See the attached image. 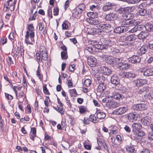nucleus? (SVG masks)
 Listing matches in <instances>:
<instances>
[{
	"mask_svg": "<svg viewBox=\"0 0 153 153\" xmlns=\"http://www.w3.org/2000/svg\"><path fill=\"white\" fill-rule=\"evenodd\" d=\"M118 12L123 17L120 22L121 25H129L130 26L133 25L135 20L132 19L131 14L129 13L128 7L120 8L118 10Z\"/></svg>",
	"mask_w": 153,
	"mask_h": 153,
	"instance_id": "1",
	"label": "nucleus"
},
{
	"mask_svg": "<svg viewBox=\"0 0 153 153\" xmlns=\"http://www.w3.org/2000/svg\"><path fill=\"white\" fill-rule=\"evenodd\" d=\"M16 2V0H8L4 5L3 10L5 12H8L9 10L12 11L14 9V6Z\"/></svg>",
	"mask_w": 153,
	"mask_h": 153,
	"instance_id": "2",
	"label": "nucleus"
},
{
	"mask_svg": "<svg viewBox=\"0 0 153 153\" xmlns=\"http://www.w3.org/2000/svg\"><path fill=\"white\" fill-rule=\"evenodd\" d=\"M97 27L98 28L99 34L102 33L104 30H109L111 27V25L108 24H103L102 21L99 25H97Z\"/></svg>",
	"mask_w": 153,
	"mask_h": 153,
	"instance_id": "3",
	"label": "nucleus"
},
{
	"mask_svg": "<svg viewBox=\"0 0 153 153\" xmlns=\"http://www.w3.org/2000/svg\"><path fill=\"white\" fill-rule=\"evenodd\" d=\"M34 33L32 32L30 33L28 32H27L25 36V41L27 44H33L34 42Z\"/></svg>",
	"mask_w": 153,
	"mask_h": 153,
	"instance_id": "4",
	"label": "nucleus"
},
{
	"mask_svg": "<svg viewBox=\"0 0 153 153\" xmlns=\"http://www.w3.org/2000/svg\"><path fill=\"white\" fill-rule=\"evenodd\" d=\"M129 29V28L126 26H120L117 27L114 30V33H124L127 31Z\"/></svg>",
	"mask_w": 153,
	"mask_h": 153,
	"instance_id": "5",
	"label": "nucleus"
},
{
	"mask_svg": "<svg viewBox=\"0 0 153 153\" xmlns=\"http://www.w3.org/2000/svg\"><path fill=\"white\" fill-rule=\"evenodd\" d=\"M140 57L137 55H133L128 59V61L133 64L139 63L141 61Z\"/></svg>",
	"mask_w": 153,
	"mask_h": 153,
	"instance_id": "6",
	"label": "nucleus"
},
{
	"mask_svg": "<svg viewBox=\"0 0 153 153\" xmlns=\"http://www.w3.org/2000/svg\"><path fill=\"white\" fill-rule=\"evenodd\" d=\"M100 20H98L95 19L87 18L84 21L87 22L88 24L92 25H99L101 22Z\"/></svg>",
	"mask_w": 153,
	"mask_h": 153,
	"instance_id": "7",
	"label": "nucleus"
},
{
	"mask_svg": "<svg viewBox=\"0 0 153 153\" xmlns=\"http://www.w3.org/2000/svg\"><path fill=\"white\" fill-rule=\"evenodd\" d=\"M122 77L124 78H133L136 76V75L132 72H126L123 71L121 74Z\"/></svg>",
	"mask_w": 153,
	"mask_h": 153,
	"instance_id": "8",
	"label": "nucleus"
},
{
	"mask_svg": "<svg viewBox=\"0 0 153 153\" xmlns=\"http://www.w3.org/2000/svg\"><path fill=\"white\" fill-rule=\"evenodd\" d=\"M134 109L138 111L144 110L146 109V105L144 103H139L134 104L132 107Z\"/></svg>",
	"mask_w": 153,
	"mask_h": 153,
	"instance_id": "9",
	"label": "nucleus"
},
{
	"mask_svg": "<svg viewBox=\"0 0 153 153\" xmlns=\"http://www.w3.org/2000/svg\"><path fill=\"white\" fill-rule=\"evenodd\" d=\"M100 71L101 72L105 75H109L112 72L110 68L105 66H101L100 68Z\"/></svg>",
	"mask_w": 153,
	"mask_h": 153,
	"instance_id": "10",
	"label": "nucleus"
},
{
	"mask_svg": "<svg viewBox=\"0 0 153 153\" xmlns=\"http://www.w3.org/2000/svg\"><path fill=\"white\" fill-rule=\"evenodd\" d=\"M117 16V13H111L107 14L105 17V19L106 21H113L116 19Z\"/></svg>",
	"mask_w": 153,
	"mask_h": 153,
	"instance_id": "11",
	"label": "nucleus"
},
{
	"mask_svg": "<svg viewBox=\"0 0 153 153\" xmlns=\"http://www.w3.org/2000/svg\"><path fill=\"white\" fill-rule=\"evenodd\" d=\"M148 46L147 44H145L142 46L137 51V53L139 55L141 56L145 53L148 51Z\"/></svg>",
	"mask_w": 153,
	"mask_h": 153,
	"instance_id": "12",
	"label": "nucleus"
},
{
	"mask_svg": "<svg viewBox=\"0 0 153 153\" xmlns=\"http://www.w3.org/2000/svg\"><path fill=\"white\" fill-rule=\"evenodd\" d=\"M111 82L116 86L120 84V80L117 74H114L111 76Z\"/></svg>",
	"mask_w": 153,
	"mask_h": 153,
	"instance_id": "13",
	"label": "nucleus"
},
{
	"mask_svg": "<svg viewBox=\"0 0 153 153\" xmlns=\"http://www.w3.org/2000/svg\"><path fill=\"white\" fill-rule=\"evenodd\" d=\"M103 59H105V60L106 63L110 65H114V58L110 56H101Z\"/></svg>",
	"mask_w": 153,
	"mask_h": 153,
	"instance_id": "14",
	"label": "nucleus"
},
{
	"mask_svg": "<svg viewBox=\"0 0 153 153\" xmlns=\"http://www.w3.org/2000/svg\"><path fill=\"white\" fill-rule=\"evenodd\" d=\"M87 62L89 65L93 67L96 65L97 61L95 57L91 56L88 57Z\"/></svg>",
	"mask_w": 153,
	"mask_h": 153,
	"instance_id": "15",
	"label": "nucleus"
},
{
	"mask_svg": "<svg viewBox=\"0 0 153 153\" xmlns=\"http://www.w3.org/2000/svg\"><path fill=\"white\" fill-rule=\"evenodd\" d=\"M106 105L109 108H115L118 107L120 104L110 100L109 102L106 104Z\"/></svg>",
	"mask_w": 153,
	"mask_h": 153,
	"instance_id": "16",
	"label": "nucleus"
},
{
	"mask_svg": "<svg viewBox=\"0 0 153 153\" xmlns=\"http://www.w3.org/2000/svg\"><path fill=\"white\" fill-rule=\"evenodd\" d=\"M135 85L137 87L142 86L147 83V81L145 79H137L134 81Z\"/></svg>",
	"mask_w": 153,
	"mask_h": 153,
	"instance_id": "17",
	"label": "nucleus"
},
{
	"mask_svg": "<svg viewBox=\"0 0 153 153\" xmlns=\"http://www.w3.org/2000/svg\"><path fill=\"white\" fill-rule=\"evenodd\" d=\"M128 108L127 106L120 107L116 109L115 111L118 115H122L128 110Z\"/></svg>",
	"mask_w": 153,
	"mask_h": 153,
	"instance_id": "18",
	"label": "nucleus"
},
{
	"mask_svg": "<svg viewBox=\"0 0 153 153\" xmlns=\"http://www.w3.org/2000/svg\"><path fill=\"white\" fill-rule=\"evenodd\" d=\"M145 5V3H142L139 5V7L140 9L139 10V13L141 16H144L147 13V10L144 8Z\"/></svg>",
	"mask_w": 153,
	"mask_h": 153,
	"instance_id": "19",
	"label": "nucleus"
},
{
	"mask_svg": "<svg viewBox=\"0 0 153 153\" xmlns=\"http://www.w3.org/2000/svg\"><path fill=\"white\" fill-rule=\"evenodd\" d=\"M151 121V118L150 117H146L142 118L141 120V121L142 124L146 126L150 125Z\"/></svg>",
	"mask_w": 153,
	"mask_h": 153,
	"instance_id": "20",
	"label": "nucleus"
},
{
	"mask_svg": "<svg viewBox=\"0 0 153 153\" xmlns=\"http://www.w3.org/2000/svg\"><path fill=\"white\" fill-rule=\"evenodd\" d=\"M144 28V25H142L135 26L134 27L129 30V32L133 33L138 31H140Z\"/></svg>",
	"mask_w": 153,
	"mask_h": 153,
	"instance_id": "21",
	"label": "nucleus"
},
{
	"mask_svg": "<svg viewBox=\"0 0 153 153\" xmlns=\"http://www.w3.org/2000/svg\"><path fill=\"white\" fill-rule=\"evenodd\" d=\"M149 33L146 31H141L137 35L139 39H143L146 38L149 35Z\"/></svg>",
	"mask_w": 153,
	"mask_h": 153,
	"instance_id": "22",
	"label": "nucleus"
},
{
	"mask_svg": "<svg viewBox=\"0 0 153 153\" xmlns=\"http://www.w3.org/2000/svg\"><path fill=\"white\" fill-rule=\"evenodd\" d=\"M143 74L146 77H148L153 75V69L148 68L142 72Z\"/></svg>",
	"mask_w": 153,
	"mask_h": 153,
	"instance_id": "23",
	"label": "nucleus"
},
{
	"mask_svg": "<svg viewBox=\"0 0 153 153\" xmlns=\"http://www.w3.org/2000/svg\"><path fill=\"white\" fill-rule=\"evenodd\" d=\"M106 85V84L100 83L97 89V91L100 93H103L105 89Z\"/></svg>",
	"mask_w": 153,
	"mask_h": 153,
	"instance_id": "24",
	"label": "nucleus"
},
{
	"mask_svg": "<svg viewBox=\"0 0 153 153\" xmlns=\"http://www.w3.org/2000/svg\"><path fill=\"white\" fill-rule=\"evenodd\" d=\"M133 132L137 130L138 131L140 130L142 128L141 125L139 123H134L132 125Z\"/></svg>",
	"mask_w": 153,
	"mask_h": 153,
	"instance_id": "25",
	"label": "nucleus"
},
{
	"mask_svg": "<svg viewBox=\"0 0 153 153\" xmlns=\"http://www.w3.org/2000/svg\"><path fill=\"white\" fill-rule=\"evenodd\" d=\"M137 36L134 34L129 35L125 37L126 41L131 42L135 40L136 39Z\"/></svg>",
	"mask_w": 153,
	"mask_h": 153,
	"instance_id": "26",
	"label": "nucleus"
},
{
	"mask_svg": "<svg viewBox=\"0 0 153 153\" xmlns=\"http://www.w3.org/2000/svg\"><path fill=\"white\" fill-rule=\"evenodd\" d=\"M110 97L112 98L120 100V99H122L123 97V96L120 93L117 92L114 93L113 95Z\"/></svg>",
	"mask_w": 153,
	"mask_h": 153,
	"instance_id": "27",
	"label": "nucleus"
},
{
	"mask_svg": "<svg viewBox=\"0 0 153 153\" xmlns=\"http://www.w3.org/2000/svg\"><path fill=\"white\" fill-rule=\"evenodd\" d=\"M108 51L112 54H115L119 53L120 50L119 49L113 47L109 48H108Z\"/></svg>",
	"mask_w": 153,
	"mask_h": 153,
	"instance_id": "28",
	"label": "nucleus"
},
{
	"mask_svg": "<svg viewBox=\"0 0 153 153\" xmlns=\"http://www.w3.org/2000/svg\"><path fill=\"white\" fill-rule=\"evenodd\" d=\"M113 6V4L112 3H106V4L103 7L102 10L105 11L109 10L112 9Z\"/></svg>",
	"mask_w": 153,
	"mask_h": 153,
	"instance_id": "29",
	"label": "nucleus"
},
{
	"mask_svg": "<svg viewBox=\"0 0 153 153\" xmlns=\"http://www.w3.org/2000/svg\"><path fill=\"white\" fill-rule=\"evenodd\" d=\"M136 114L134 113H130L128 115V120L131 122H133L135 120V117Z\"/></svg>",
	"mask_w": 153,
	"mask_h": 153,
	"instance_id": "30",
	"label": "nucleus"
},
{
	"mask_svg": "<svg viewBox=\"0 0 153 153\" xmlns=\"http://www.w3.org/2000/svg\"><path fill=\"white\" fill-rule=\"evenodd\" d=\"M144 26L148 31L151 32L153 31V26L150 23H146Z\"/></svg>",
	"mask_w": 153,
	"mask_h": 153,
	"instance_id": "31",
	"label": "nucleus"
},
{
	"mask_svg": "<svg viewBox=\"0 0 153 153\" xmlns=\"http://www.w3.org/2000/svg\"><path fill=\"white\" fill-rule=\"evenodd\" d=\"M149 91L148 87L147 86H144L140 89L138 91V93L140 94H146Z\"/></svg>",
	"mask_w": 153,
	"mask_h": 153,
	"instance_id": "32",
	"label": "nucleus"
},
{
	"mask_svg": "<svg viewBox=\"0 0 153 153\" xmlns=\"http://www.w3.org/2000/svg\"><path fill=\"white\" fill-rule=\"evenodd\" d=\"M130 66V65L129 64L123 62L118 67H119L120 69L124 70L128 69Z\"/></svg>",
	"mask_w": 153,
	"mask_h": 153,
	"instance_id": "33",
	"label": "nucleus"
},
{
	"mask_svg": "<svg viewBox=\"0 0 153 153\" xmlns=\"http://www.w3.org/2000/svg\"><path fill=\"white\" fill-rule=\"evenodd\" d=\"M115 42L114 41L108 40L107 41V45H105V49L108 50V48H109L113 47L114 45Z\"/></svg>",
	"mask_w": 153,
	"mask_h": 153,
	"instance_id": "34",
	"label": "nucleus"
},
{
	"mask_svg": "<svg viewBox=\"0 0 153 153\" xmlns=\"http://www.w3.org/2000/svg\"><path fill=\"white\" fill-rule=\"evenodd\" d=\"M87 15L91 19H95L98 16V14L97 12H89L87 13Z\"/></svg>",
	"mask_w": 153,
	"mask_h": 153,
	"instance_id": "35",
	"label": "nucleus"
},
{
	"mask_svg": "<svg viewBox=\"0 0 153 153\" xmlns=\"http://www.w3.org/2000/svg\"><path fill=\"white\" fill-rule=\"evenodd\" d=\"M145 135V132L143 131L140 130L138 131H137V132H136V134L134 137L135 138L136 137V138H137V137H138V136L142 137L143 136H144Z\"/></svg>",
	"mask_w": 153,
	"mask_h": 153,
	"instance_id": "36",
	"label": "nucleus"
},
{
	"mask_svg": "<svg viewBox=\"0 0 153 153\" xmlns=\"http://www.w3.org/2000/svg\"><path fill=\"white\" fill-rule=\"evenodd\" d=\"M122 62V59L121 58H115L114 59V65H118V67L123 62Z\"/></svg>",
	"mask_w": 153,
	"mask_h": 153,
	"instance_id": "37",
	"label": "nucleus"
},
{
	"mask_svg": "<svg viewBox=\"0 0 153 153\" xmlns=\"http://www.w3.org/2000/svg\"><path fill=\"white\" fill-rule=\"evenodd\" d=\"M97 116L99 119H103L105 117L106 114L103 112H99L97 113Z\"/></svg>",
	"mask_w": 153,
	"mask_h": 153,
	"instance_id": "38",
	"label": "nucleus"
},
{
	"mask_svg": "<svg viewBox=\"0 0 153 153\" xmlns=\"http://www.w3.org/2000/svg\"><path fill=\"white\" fill-rule=\"evenodd\" d=\"M94 47L97 50L99 49L101 51L105 49V45L100 44L94 45Z\"/></svg>",
	"mask_w": 153,
	"mask_h": 153,
	"instance_id": "39",
	"label": "nucleus"
},
{
	"mask_svg": "<svg viewBox=\"0 0 153 153\" xmlns=\"http://www.w3.org/2000/svg\"><path fill=\"white\" fill-rule=\"evenodd\" d=\"M97 143L98 145L99 146V148L97 149L98 150H100V147L103 146L105 142L103 140H102L100 138H98L97 140Z\"/></svg>",
	"mask_w": 153,
	"mask_h": 153,
	"instance_id": "40",
	"label": "nucleus"
},
{
	"mask_svg": "<svg viewBox=\"0 0 153 153\" xmlns=\"http://www.w3.org/2000/svg\"><path fill=\"white\" fill-rule=\"evenodd\" d=\"M44 53H42V54H40L42 59L45 60L46 61L48 59V54L46 50V49H44Z\"/></svg>",
	"mask_w": 153,
	"mask_h": 153,
	"instance_id": "41",
	"label": "nucleus"
},
{
	"mask_svg": "<svg viewBox=\"0 0 153 153\" xmlns=\"http://www.w3.org/2000/svg\"><path fill=\"white\" fill-rule=\"evenodd\" d=\"M99 8V6L97 5H92L90 7V10L93 12L97 11L98 10Z\"/></svg>",
	"mask_w": 153,
	"mask_h": 153,
	"instance_id": "42",
	"label": "nucleus"
},
{
	"mask_svg": "<svg viewBox=\"0 0 153 153\" xmlns=\"http://www.w3.org/2000/svg\"><path fill=\"white\" fill-rule=\"evenodd\" d=\"M40 71L39 66H38V69L36 71V75L39 77V79L41 81L43 79V75L41 74Z\"/></svg>",
	"mask_w": 153,
	"mask_h": 153,
	"instance_id": "43",
	"label": "nucleus"
},
{
	"mask_svg": "<svg viewBox=\"0 0 153 153\" xmlns=\"http://www.w3.org/2000/svg\"><path fill=\"white\" fill-rule=\"evenodd\" d=\"M105 77L102 75H101L100 76V77H99V79H97V81H98L99 83L105 84Z\"/></svg>",
	"mask_w": 153,
	"mask_h": 153,
	"instance_id": "44",
	"label": "nucleus"
},
{
	"mask_svg": "<svg viewBox=\"0 0 153 153\" xmlns=\"http://www.w3.org/2000/svg\"><path fill=\"white\" fill-rule=\"evenodd\" d=\"M89 119L90 121L94 123H96L97 122L96 117L94 115H91L89 116Z\"/></svg>",
	"mask_w": 153,
	"mask_h": 153,
	"instance_id": "45",
	"label": "nucleus"
},
{
	"mask_svg": "<svg viewBox=\"0 0 153 153\" xmlns=\"http://www.w3.org/2000/svg\"><path fill=\"white\" fill-rule=\"evenodd\" d=\"M61 56L62 59H67L68 58L67 52L66 51H62L61 53Z\"/></svg>",
	"mask_w": 153,
	"mask_h": 153,
	"instance_id": "46",
	"label": "nucleus"
},
{
	"mask_svg": "<svg viewBox=\"0 0 153 153\" xmlns=\"http://www.w3.org/2000/svg\"><path fill=\"white\" fill-rule=\"evenodd\" d=\"M119 45L123 46L124 47L126 48H128L129 46L131 45L132 44L130 42H123L122 43L119 44Z\"/></svg>",
	"mask_w": 153,
	"mask_h": 153,
	"instance_id": "47",
	"label": "nucleus"
},
{
	"mask_svg": "<svg viewBox=\"0 0 153 153\" xmlns=\"http://www.w3.org/2000/svg\"><path fill=\"white\" fill-rule=\"evenodd\" d=\"M27 28L29 31L27 32H29L30 33H32V32H34L33 31L34 29V27L33 26V24L28 25L27 26Z\"/></svg>",
	"mask_w": 153,
	"mask_h": 153,
	"instance_id": "48",
	"label": "nucleus"
},
{
	"mask_svg": "<svg viewBox=\"0 0 153 153\" xmlns=\"http://www.w3.org/2000/svg\"><path fill=\"white\" fill-rule=\"evenodd\" d=\"M48 15L51 19L53 18L52 7L50 6H49L48 9Z\"/></svg>",
	"mask_w": 153,
	"mask_h": 153,
	"instance_id": "49",
	"label": "nucleus"
},
{
	"mask_svg": "<svg viewBox=\"0 0 153 153\" xmlns=\"http://www.w3.org/2000/svg\"><path fill=\"white\" fill-rule=\"evenodd\" d=\"M79 112L81 114L85 113L86 110V108L83 106H81L79 107Z\"/></svg>",
	"mask_w": 153,
	"mask_h": 153,
	"instance_id": "50",
	"label": "nucleus"
},
{
	"mask_svg": "<svg viewBox=\"0 0 153 153\" xmlns=\"http://www.w3.org/2000/svg\"><path fill=\"white\" fill-rule=\"evenodd\" d=\"M91 82L89 79H86L84 82V85L87 87L89 86L91 84Z\"/></svg>",
	"mask_w": 153,
	"mask_h": 153,
	"instance_id": "51",
	"label": "nucleus"
},
{
	"mask_svg": "<svg viewBox=\"0 0 153 153\" xmlns=\"http://www.w3.org/2000/svg\"><path fill=\"white\" fill-rule=\"evenodd\" d=\"M36 58L37 59V61L39 63H41L42 62V57H41V55L39 53H36Z\"/></svg>",
	"mask_w": 153,
	"mask_h": 153,
	"instance_id": "52",
	"label": "nucleus"
},
{
	"mask_svg": "<svg viewBox=\"0 0 153 153\" xmlns=\"http://www.w3.org/2000/svg\"><path fill=\"white\" fill-rule=\"evenodd\" d=\"M7 39L4 37L1 38L0 40V44L2 45L6 44L7 42Z\"/></svg>",
	"mask_w": 153,
	"mask_h": 153,
	"instance_id": "53",
	"label": "nucleus"
},
{
	"mask_svg": "<svg viewBox=\"0 0 153 153\" xmlns=\"http://www.w3.org/2000/svg\"><path fill=\"white\" fill-rule=\"evenodd\" d=\"M43 91L44 94L46 95H49L50 93L48 91V89L46 85H45L43 86Z\"/></svg>",
	"mask_w": 153,
	"mask_h": 153,
	"instance_id": "54",
	"label": "nucleus"
},
{
	"mask_svg": "<svg viewBox=\"0 0 153 153\" xmlns=\"http://www.w3.org/2000/svg\"><path fill=\"white\" fill-rule=\"evenodd\" d=\"M77 8H79V10H81L82 11H83L84 10L85 8V6L83 4H79L77 7Z\"/></svg>",
	"mask_w": 153,
	"mask_h": 153,
	"instance_id": "55",
	"label": "nucleus"
},
{
	"mask_svg": "<svg viewBox=\"0 0 153 153\" xmlns=\"http://www.w3.org/2000/svg\"><path fill=\"white\" fill-rule=\"evenodd\" d=\"M20 46V52L21 54V55L22 57H23L24 56V47L21 45Z\"/></svg>",
	"mask_w": 153,
	"mask_h": 153,
	"instance_id": "56",
	"label": "nucleus"
},
{
	"mask_svg": "<svg viewBox=\"0 0 153 153\" xmlns=\"http://www.w3.org/2000/svg\"><path fill=\"white\" fill-rule=\"evenodd\" d=\"M59 12V9L58 7H55L53 10V15L56 16L58 15Z\"/></svg>",
	"mask_w": 153,
	"mask_h": 153,
	"instance_id": "57",
	"label": "nucleus"
},
{
	"mask_svg": "<svg viewBox=\"0 0 153 153\" xmlns=\"http://www.w3.org/2000/svg\"><path fill=\"white\" fill-rule=\"evenodd\" d=\"M149 140H153V132H149L148 136Z\"/></svg>",
	"mask_w": 153,
	"mask_h": 153,
	"instance_id": "58",
	"label": "nucleus"
},
{
	"mask_svg": "<svg viewBox=\"0 0 153 153\" xmlns=\"http://www.w3.org/2000/svg\"><path fill=\"white\" fill-rule=\"evenodd\" d=\"M63 105H60L59 107H58V112L61 113V114H64V111H63Z\"/></svg>",
	"mask_w": 153,
	"mask_h": 153,
	"instance_id": "59",
	"label": "nucleus"
},
{
	"mask_svg": "<svg viewBox=\"0 0 153 153\" xmlns=\"http://www.w3.org/2000/svg\"><path fill=\"white\" fill-rule=\"evenodd\" d=\"M44 24L43 22H40L39 24V30L42 31L44 28Z\"/></svg>",
	"mask_w": 153,
	"mask_h": 153,
	"instance_id": "60",
	"label": "nucleus"
},
{
	"mask_svg": "<svg viewBox=\"0 0 153 153\" xmlns=\"http://www.w3.org/2000/svg\"><path fill=\"white\" fill-rule=\"evenodd\" d=\"M113 134H116L118 133V131L117 130V127L116 126H114L111 130Z\"/></svg>",
	"mask_w": 153,
	"mask_h": 153,
	"instance_id": "61",
	"label": "nucleus"
},
{
	"mask_svg": "<svg viewBox=\"0 0 153 153\" xmlns=\"http://www.w3.org/2000/svg\"><path fill=\"white\" fill-rule=\"evenodd\" d=\"M7 61L9 66L13 64V62L10 57L8 56L7 58Z\"/></svg>",
	"mask_w": 153,
	"mask_h": 153,
	"instance_id": "62",
	"label": "nucleus"
},
{
	"mask_svg": "<svg viewBox=\"0 0 153 153\" xmlns=\"http://www.w3.org/2000/svg\"><path fill=\"white\" fill-rule=\"evenodd\" d=\"M124 128L127 133H130L131 131V128L127 125L125 126Z\"/></svg>",
	"mask_w": 153,
	"mask_h": 153,
	"instance_id": "63",
	"label": "nucleus"
},
{
	"mask_svg": "<svg viewBox=\"0 0 153 153\" xmlns=\"http://www.w3.org/2000/svg\"><path fill=\"white\" fill-rule=\"evenodd\" d=\"M126 149L127 151L130 152H133L134 150V148L131 146H128V147H126Z\"/></svg>",
	"mask_w": 153,
	"mask_h": 153,
	"instance_id": "64",
	"label": "nucleus"
}]
</instances>
